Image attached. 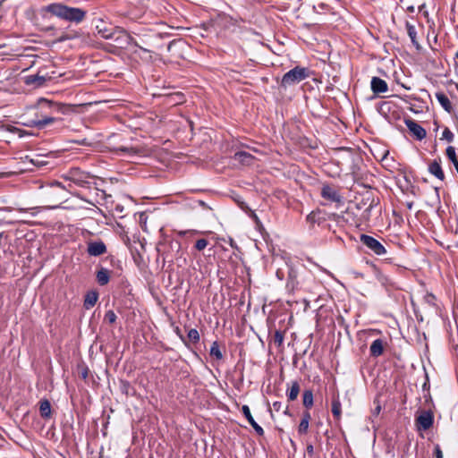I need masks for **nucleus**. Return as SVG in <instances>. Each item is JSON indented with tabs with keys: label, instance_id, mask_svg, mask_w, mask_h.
I'll return each instance as SVG.
<instances>
[{
	"label": "nucleus",
	"instance_id": "f257e3e1",
	"mask_svg": "<svg viewBox=\"0 0 458 458\" xmlns=\"http://www.w3.org/2000/svg\"><path fill=\"white\" fill-rule=\"evenodd\" d=\"M43 12L49 13L61 20L80 23L86 15L87 11L79 7H71L62 3H52L42 8Z\"/></svg>",
	"mask_w": 458,
	"mask_h": 458
},
{
	"label": "nucleus",
	"instance_id": "f03ea898",
	"mask_svg": "<svg viewBox=\"0 0 458 458\" xmlns=\"http://www.w3.org/2000/svg\"><path fill=\"white\" fill-rule=\"evenodd\" d=\"M37 106L40 111V114H37V118L31 120L29 125L38 129H43L53 123L56 120V118L53 116V114L62 111L63 108L60 104L51 102L45 98H40Z\"/></svg>",
	"mask_w": 458,
	"mask_h": 458
},
{
	"label": "nucleus",
	"instance_id": "7ed1b4c3",
	"mask_svg": "<svg viewBox=\"0 0 458 458\" xmlns=\"http://www.w3.org/2000/svg\"><path fill=\"white\" fill-rule=\"evenodd\" d=\"M310 76V71L307 67L295 66L282 77L280 87L287 89L293 85H295Z\"/></svg>",
	"mask_w": 458,
	"mask_h": 458
},
{
	"label": "nucleus",
	"instance_id": "20e7f679",
	"mask_svg": "<svg viewBox=\"0 0 458 458\" xmlns=\"http://www.w3.org/2000/svg\"><path fill=\"white\" fill-rule=\"evenodd\" d=\"M121 48H126L129 46H134L142 49L143 51H148L147 49L141 47L139 43L136 41L134 38L131 36V34L122 28H117V34L112 38Z\"/></svg>",
	"mask_w": 458,
	"mask_h": 458
},
{
	"label": "nucleus",
	"instance_id": "39448f33",
	"mask_svg": "<svg viewBox=\"0 0 458 458\" xmlns=\"http://www.w3.org/2000/svg\"><path fill=\"white\" fill-rule=\"evenodd\" d=\"M360 240L375 255L382 256L386 253V248L376 238L368 234H360Z\"/></svg>",
	"mask_w": 458,
	"mask_h": 458
},
{
	"label": "nucleus",
	"instance_id": "423d86ee",
	"mask_svg": "<svg viewBox=\"0 0 458 458\" xmlns=\"http://www.w3.org/2000/svg\"><path fill=\"white\" fill-rule=\"evenodd\" d=\"M379 204V199L375 197L372 192H367L363 195L360 202L357 204L359 209L365 208L363 211V217L369 218L371 210Z\"/></svg>",
	"mask_w": 458,
	"mask_h": 458
},
{
	"label": "nucleus",
	"instance_id": "0eeeda50",
	"mask_svg": "<svg viewBox=\"0 0 458 458\" xmlns=\"http://www.w3.org/2000/svg\"><path fill=\"white\" fill-rule=\"evenodd\" d=\"M66 178L80 187H85L89 183V174L78 167L68 171Z\"/></svg>",
	"mask_w": 458,
	"mask_h": 458
},
{
	"label": "nucleus",
	"instance_id": "6e6552de",
	"mask_svg": "<svg viewBox=\"0 0 458 458\" xmlns=\"http://www.w3.org/2000/svg\"><path fill=\"white\" fill-rule=\"evenodd\" d=\"M288 293H294L301 289V282L299 280V273L296 268L292 266L288 267V276L285 285Z\"/></svg>",
	"mask_w": 458,
	"mask_h": 458
},
{
	"label": "nucleus",
	"instance_id": "1a4fd4ad",
	"mask_svg": "<svg viewBox=\"0 0 458 458\" xmlns=\"http://www.w3.org/2000/svg\"><path fill=\"white\" fill-rule=\"evenodd\" d=\"M434 422V415L430 411H423L416 418V426L418 430H428L429 429Z\"/></svg>",
	"mask_w": 458,
	"mask_h": 458
},
{
	"label": "nucleus",
	"instance_id": "9d476101",
	"mask_svg": "<svg viewBox=\"0 0 458 458\" xmlns=\"http://www.w3.org/2000/svg\"><path fill=\"white\" fill-rule=\"evenodd\" d=\"M107 248L102 240L89 241L87 242V253L91 257H99L106 253Z\"/></svg>",
	"mask_w": 458,
	"mask_h": 458
},
{
	"label": "nucleus",
	"instance_id": "9b49d317",
	"mask_svg": "<svg viewBox=\"0 0 458 458\" xmlns=\"http://www.w3.org/2000/svg\"><path fill=\"white\" fill-rule=\"evenodd\" d=\"M98 35L105 39H111L117 34V29L113 28L111 25L106 24L104 21H98L96 25Z\"/></svg>",
	"mask_w": 458,
	"mask_h": 458
},
{
	"label": "nucleus",
	"instance_id": "f8f14e48",
	"mask_svg": "<svg viewBox=\"0 0 458 458\" xmlns=\"http://www.w3.org/2000/svg\"><path fill=\"white\" fill-rule=\"evenodd\" d=\"M404 123L416 140H422L426 138V130L414 120L411 118L404 119Z\"/></svg>",
	"mask_w": 458,
	"mask_h": 458
},
{
	"label": "nucleus",
	"instance_id": "ddd939ff",
	"mask_svg": "<svg viewBox=\"0 0 458 458\" xmlns=\"http://www.w3.org/2000/svg\"><path fill=\"white\" fill-rule=\"evenodd\" d=\"M320 194L323 199L330 200L331 202L339 203L342 201V196L339 191L329 184H324L322 186Z\"/></svg>",
	"mask_w": 458,
	"mask_h": 458
},
{
	"label": "nucleus",
	"instance_id": "4468645a",
	"mask_svg": "<svg viewBox=\"0 0 458 458\" xmlns=\"http://www.w3.org/2000/svg\"><path fill=\"white\" fill-rule=\"evenodd\" d=\"M327 214L324 210L316 209L307 216L306 220L310 225H320L327 221Z\"/></svg>",
	"mask_w": 458,
	"mask_h": 458
},
{
	"label": "nucleus",
	"instance_id": "2eb2a0df",
	"mask_svg": "<svg viewBox=\"0 0 458 458\" xmlns=\"http://www.w3.org/2000/svg\"><path fill=\"white\" fill-rule=\"evenodd\" d=\"M233 160L241 163L243 165H251L255 160V157L246 151H237L233 156Z\"/></svg>",
	"mask_w": 458,
	"mask_h": 458
},
{
	"label": "nucleus",
	"instance_id": "dca6fc26",
	"mask_svg": "<svg viewBox=\"0 0 458 458\" xmlns=\"http://www.w3.org/2000/svg\"><path fill=\"white\" fill-rule=\"evenodd\" d=\"M184 101L185 98L182 92H174L164 97V104L168 106H177Z\"/></svg>",
	"mask_w": 458,
	"mask_h": 458
},
{
	"label": "nucleus",
	"instance_id": "f3484780",
	"mask_svg": "<svg viewBox=\"0 0 458 458\" xmlns=\"http://www.w3.org/2000/svg\"><path fill=\"white\" fill-rule=\"evenodd\" d=\"M370 87L375 94L385 93L388 89L387 83L379 77L372 78Z\"/></svg>",
	"mask_w": 458,
	"mask_h": 458
},
{
	"label": "nucleus",
	"instance_id": "a211bd4d",
	"mask_svg": "<svg viewBox=\"0 0 458 458\" xmlns=\"http://www.w3.org/2000/svg\"><path fill=\"white\" fill-rule=\"evenodd\" d=\"M428 172L437 179L444 181L445 174L441 167V159L433 160L428 165Z\"/></svg>",
	"mask_w": 458,
	"mask_h": 458
},
{
	"label": "nucleus",
	"instance_id": "6ab92c4d",
	"mask_svg": "<svg viewBox=\"0 0 458 458\" xmlns=\"http://www.w3.org/2000/svg\"><path fill=\"white\" fill-rule=\"evenodd\" d=\"M97 282L99 285L104 286L109 283L110 271L107 268L101 267L96 274Z\"/></svg>",
	"mask_w": 458,
	"mask_h": 458
},
{
	"label": "nucleus",
	"instance_id": "aec40b11",
	"mask_svg": "<svg viewBox=\"0 0 458 458\" xmlns=\"http://www.w3.org/2000/svg\"><path fill=\"white\" fill-rule=\"evenodd\" d=\"M370 355L372 357H378L384 352V342L378 338L372 342L369 347Z\"/></svg>",
	"mask_w": 458,
	"mask_h": 458
},
{
	"label": "nucleus",
	"instance_id": "412c9836",
	"mask_svg": "<svg viewBox=\"0 0 458 458\" xmlns=\"http://www.w3.org/2000/svg\"><path fill=\"white\" fill-rule=\"evenodd\" d=\"M98 299V293L96 291H89L86 293L83 302V307L89 310L95 306Z\"/></svg>",
	"mask_w": 458,
	"mask_h": 458
},
{
	"label": "nucleus",
	"instance_id": "4be33fe9",
	"mask_svg": "<svg viewBox=\"0 0 458 458\" xmlns=\"http://www.w3.org/2000/svg\"><path fill=\"white\" fill-rule=\"evenodd\" d=\"M436 98L437 99L440 106L443 107L445 111L447 113H451L453 110V106L448 97L443 92H437Z\"/></svg>",
	"mask_w": 458,
	"mask_h": 458
},
{
	"label": "nucleus",
	"instance_id": "5701e85b",
	"mask_svg": "<svg viewBox=\"0 0 458 458\" xmlns=\"http://www.w3.org/2000/svg\"><path fill=\"white\" fill-rule=\"evenodd\" d=\"M407 34L411 38V41L412 45L417 48L420 49V46L417 40V30L414 25L410 23L409 21H406L405 24Z\"/></svg>",
	"mask_w": 458,
	"mask_h": 458
},
{
	"label": "nucleus",
	"instance_id": "b1692460",
	"mask_svg": "<svg viewBox=\"0 0 458 458\" xmlns=\"http://www.w3.org/2000/svg\"><path fill=\"white\" fill-rule=\"evenodd\" d=\"M331 410L335 419L340 420L342 415V403L338 395L333 397Z\"/></svg>",
	"mask_w": 458,
	"mask_h": 458
},
{
	"label": "nucleus",
	"instance_id": "393cba45",
	"mask_svg": "<svg viewBox=\"0 0 458 458\" xmlns=\"http://www.w3.org/2000/svg\"><path fill=\"white\" fill-rule=\"evenodd\" d=\"M39 412L42 418L48 419L51 416V403L48 400L45 399L39 403Z\"/></svg>",
	"mask_w": 458,
	"mask_h": 458
},
{
	"label": "nucleus",
	"instance_id": "a878e982",
	"mask_svg": "<svg viewBox=\"0 0 458 458\" xmlns=\"http://www.w3.org/2000/svg\"><path fill=\"white\" fill-rule=\"evenodd\" d=\"M300 393V385L298 381L292 382L291 387L286 391V395L289 401H294Z\"/></svg>",
	"mask_w": 458,
	"mask_h": 458
},
{
	"label": "nucleus",
	"instance_id": "bb28decb",
	"mask_svg": "<svg viewBox=\"0 0 458 458\" xmlns=\"http://www.w3.org/2000/svg\"><path fill=\"white\" fill-rule=\"evenodd\" d=\"M302 399H303V405L307 409L311 408L313 405V392H312V390H310V389L305 390L302 394Z\"/></svg>",
	"mask_w": 458,
	"mask_h": 458
},
{
	"label": "nucleus",
	"instance_id": "cd10ccee",
	"mask_svg": "<svg viewBox=\"0 0 458 458\" xmlns=\"http://www.w3.org/2000/svg\"><path fill=\"white\" fill-rule=\"evenodd\" d=\"M210 355L220 360L223 359V353L219 348V344L216 341L213 342L210 347Z\"/></svg>",
	"mask_w": 458,
	"mask_h": 458
},
{
	"label": "nucleus",
	"instance_id": "c85d7f7f",
	"mask_svg": "<svg viewBox=\"0 0 458 458\" xmlns=\"http://www.w3.org/2000/svg\"><path fill=\"white\" fill-rule=\"evenodd\" d=\"M46 79L39 75H30L28 77L26 82L35 84L38 87L43 86Z\"/></svg>",
	"mask_w": 458,
	"mask_h": 458
},
{
	"label": "nucleus",
	"instance_id": "c756f323",
	"mask_svg": "<svg viewBox=\"0 0 458 458\" xmlns=\"http://www.w3.org/2000/svg\"><path fill=\"white\" fill-rule=\"evenodd\" d=\"M187 338L190 342L197 344L199 342V334L197 329L191 328L187 334Z\"/></svg>",
	"mask_w": 458,
	"mask_h": 458
},
{
	"label": "nucleus",
	"instance_id": "7c9ffc66",
	"mask_svg": "<svg viewBox=\"0 0 458 458\" xmlns=\"http://www.w3.org/2000/svg\"><path fill=\"white\" fill-rule=\"evenodd\" d=\"M445 154H446V157L452 162L453 165L454 163L458 162V160L456 158L455 148L453 146H448L446 148Z\"/></svg>",
	"mask_w": 458,
	"mask_h": 458
},
{
	"label": "nucleus",
	"instance_id": "2f4dec72",
	"mask_svg": "<svg viewBox=\"0 0 458 458\" xmlns=\"http://www.w3.org/2000/svg\"><path fill=\"white\" fill-rule=\"evenodd\" d=\"M116 319L117 316L112 310H107L104 316V322L108 324H114L116 321Z\"/></svg>",
	"mask_w": 458,
	"mask_h": 458
},
{
	"label": "nucleus",
	"instance_id": "473e14b6",
	"mask_svg": "<svg viewBox=\"0 0 458 458\" xmlns=\"http://www.w3.org/2000/svg\"><path fill=\"white\" fill-rule=\"evenodd\" d=\"M284 338V332L280 330H276L273 336V341L277 346H281L283 344Z\"/></svg>",
	"mask_w": 458,
	"mask_h": 458
},
{
	"label": "nucleus",
	"instance_id": "72a5a7b5",
	"mask_svg": "<svg viewBox=\"0 0 458 458\" xmlns=\"http://www.w3.org/2000/svg\"><path fill=\"white\" fill-rule=\"evenodd\" d=\"M242 411L250 424L255 422V420L253 419L248 405H242Z\"/></svg>",
	"mask_w": 458,
	"mask_h": 458
},
{
	"label": "nucleus",
	"instance_id": "f704fd0d",
	"mask_svg": "<svg viewBox=\"0 0 458 458\" xmlns=\"http://www.w3.org/2000/svg\"><path fill=\"white\" fill-rule=\"evenodd\" d=\"M454 139V133L451 131V130L447 127H445L442 132L441 140H445L448 142H452Z\"/></svg>",
	"mask_w": 458,
	"mask_h": 458
},
{
	"label": "nucleus",
	"instance_id": "c9c22d12",
	"mask_svg": "<svg viewBox=\"0 0 458 458\" xmlns=\"http://www.w3.org/2000/svg\"><path fill=\"white\" fill-rule=\"evenodd\" d=\"M309 425H310V422L301 420V422L298 427V433L300 435L306 434L308 432Z\"/></svg>",
	"mask_w": 458,
	"mask_h": 458
},
{
	"label": "nucleus",
	"instance_id": "e433bc0d",
	"mask_svg": "<svg viewBox=\"0 0 458 458\" xmlns=\"http://www.w3.org/2000/svg\"><path fill=\"white\" fill-rule=\"evenodd\" d=\"M208 244V242L206 239H199L195 243V248L198 250H203Z\"/></svg>",
	"mask_w": 458,
	"mask_h": 458
},
{
	"label": "nucleus",
	"instance_id": "4c0bfd02",
	"mask_svg": "<svg viewBox=\"0 0 458 458\" xmlns=\"http://www.w3.org/2000/svg\"><path fill=\"white\" fill-rule=\"evenodd\" d=\"M246 208H248L249 210V212L247 213L248 216L255 222L256 225H259L260 220L257 214L251 208H250L249 206H246Z\"/></svg>",
	"mask_w": 458,
	"mask_h": 458
},
{
	"label": "nucleus",
	"instance_id": "58836bf2",
	"mask_svg": "<svg viewBox=\"0 0 458 458\" xmlns=\"http://www.w3.org/2000/svg\"><path fill=\"white\" fill-rule=\"evenodd\" d=\"M169 246L172 250H175L176 252H179L181 250V242L176 240H172L169 242Z\"/></svg>",
	"mask_w": 458,
	"mask_h": 458
},
{
	"label": "nucleus",
	"instance_id": "ea45409f",
	"mask_svg": "<svg viewBox=\"0 0 458 458\" xmlns=\"http://www.w3.org/2000/svg\"><path fill=\"white\" fill-rule=\"evenodd\" d=\"M17 210L21 213H25V212H30L32 216H36L38 213V207H35V208H17Z\"/></svg>",
	"mask_w": 458,
	"mask_h": 458
},
{
	"label": "nucleus",
	"instance_id": "a19ab883",
	"mask_svg": "<svg viewBox=\"0 0 458 458\" xmlns=\"http://www.w3.org/2000/svg\"><path fill=\"white\" fill-rule=\"evenodd\" d=\"M250 425L259 436L264 435V429L256 421L254 423H251Z\"/></svg>",
	"mask_w": 458,
	"mask_h": 458
},
{
	"label": "nucleus",
	"instance_id": "79ce46f5",
	"mask_svg": "<svg viewBox=\"0 0 458 458\" xmlns=\"http://www.w3.org/2000/svg\"><path fill=\"white\" fill-rule=\"evenodd\" d=\"M434 455L436 458H444L443 452L440 448V445L437 444L435 445Z\"/></svg>",
	"mask_w": 458,
	"mask_h": 458
},
{
	"label": "nucleus",
	"instance_id": "37998d69",
	"mask_svg": "<svg viewBox=\"0 0 458 458\" xmlns=\"http://www.w3.org/2000/svg\"><path fill=\"white\" fill-rule=\"evenodd\" d=\"M74 38V35L69 34V33H64L62 36H60L57 39L58 42H64L65 40H69Z\"/></svg>",
	"mask_w": 458,
	"mask_h": 458
},
{
	"label": "nucleus",
	"instance_id": "c03bdc74",
	"mask_svg": "<svg viewBox=\"0 0 458 458\" xmlns=\"http://www.w3.org/2000/svg\"><path fill=\"white\" fill-rule=\"evenodd\" d=\"M30 163H32L36 166H43V165H46L47 164V161L39 160L38 158H36V159L31 158L30 159Z\"/></svg>",
	"mask_w": 458,
	"mask_h": 458
},
{
	"label": "nucleus",
	"instance_id": "a18cd8bd",
	"mask_svg": "<svg viewBox=\"0 0 458 458\" xmlns=\"http://www.w3.org/2000/svg\"><path fill=\"white\" fill-rule=\"evenodd\" d=\"M73 142L79 144V145H81V146H89L90 143L89 142V140L86 139V138H83V139H81V140H73Z\"/></svg>",
	"mask_w": 458,
	"mask_h": 458
},
{
	"label": "nucleus",
	"instance_id": "49530a36",
	"mask_svg": "<svg viewBox=\"0 0 458 458\" xmlns=\"http://www.w3.org/2000/svg\"><path fill=\"white\" fill-rule=\"evenodd\" d=\"M119 151L136 154V150L133 148L121 147L118 148Z\"/></svg>",
	"mask_w": 458,
	"mask_h": 458
},
{
	"label": "nucleus",
	"instance_id": "de8ad7c7",
	"mask_svg": "<svg viewBox=\"0 0 458 458\" xmlns=\"http://www.w3.org/2000/svg\"><path fill=\"white\" fill-rule=\"evenodd\" d=\"M187 233H191V234H197V233H200V232L199 231H196V230H191V231H180L178 233V234L180 236H185Z\"/></svg>",
	"mask_w": 458,
	"mask_h": 458
},
{
	"label": "nucleus",
	"instance_id": "09e8293b",
	"mask_svg": "<svg viewBox=\"0 0 458 458\" xmlns=\"http://www.w3.org/2000/svg\"><path fill=\"white\" fill-rule=\"evenodd\" d=\"M310 419H311V416H310V411H306L302 413V418H301L302 420L310 422Z\"/></svg>",
	"mask_w": 458,
	"mask_h": 458
},
{
	"label": "nucleus",
	"instance_id": "8fccbe9b",
	"mask_svg": "<svg viewBox=\"0 0 458 458\" xmlns=\"http://www.w3.org/2000/svg\"><path fill=\"white\" fill-rule=\"evenodd\" d=\"M282 403L281 402H274L273 408L275 411H279L282 408Z\"/></svg>",
	"mask_w": 458,
	"mask_h": 458
},
{
	"label": "nucleus",
	"instance_id": "3c124183",
	"mask_svg": "<svg viewBox=\"0 0 458 458\" xmlns=\"http://www.w3.org/2000/svg\"><path fill=\"white\" fill-rule=\"evenodd\" d=\"M276 276L279 280H283L284 277V272L281 269H277L276 272Z\"/></svg>",
	"mask_w": 458,
	"mask_h": 458
},
{
	"label": "nucleus",
	"instance_id": "603ef678",
	"mask_svg": "<svg viewBox=\"0 0 458 458\" xmlns=\"http://www.w3.org/2000/svg\"><path fill=\"white\" fill-rule=\"evenodd\" d=\"M306 451L309 454H313L314 453V447H313V445L311 444H309L307 446H306Z\"/></svg>",
	"mask_w": 458,
	"mask_h": 458
},
{
	"label": "nucleus",
	"instance_id": "864d4df0",
	"mask_svg": "<svg viewBox=\"0 0 458 458\" xmlns=\"http://www.w3.org/2000/svg\"><path fill=\"white\" fill-rule=\"evenodd\" d=\"M198 203H199V205L200 207H202L203 208L210 209V208L208 207V205L205 201H203V200H199V201H198Z\"/></svg>",
	"mask_w": 458,
	"mask_h": 458
},
{
	"label": "nucleus",
	"instance_id": "5fc2aeb1",
	"mask_svg": "<svg viewBox=\"0 0 458 458\" xmlns=\"http://www.w3.org/2000/svg\"><path fill=\"white\" fill-rule=\"evenodd\" d=\"M380 281H381V283H382L383 284H385V285H386V284H389L390 285H393V284H392V283H390V280H389L387 277H382V278L380 279Z\"/></svg>",
	"mask_w": 458,
	"mask_h": 458
},
{
	"label": "nucleus",
	"instance_id": "6e6d98bb",
	"mask_svg": "<svg viewBox=\"0 0 458 458\" xmlns=\"http://www.w3.org/2000/svg\"><path fill=\"white\" fill-rule=\"evenodd\" d=\"M88 368L83 369V370L81 371V377L83 379H86L88 377Z\"/></svg>",
	"mask_w": 458,
	"mask_h": 458
},
{
	"label": "nucleus",
	"instance_id": "4d7b16f0",
	"mask_svg": "<svg viewBox=\"0 0 458 458\" xmlns=\"http://www.w3.org/2000/svg\"><path fill=\"white\" fill-rule=\"evenodd\" d=\"M246 206H248V205H247L245 202H242V203L240 204V208H241L244 212L248 213V212H249V210H248V208H246Z\"/></svg>",
	"mask_w": 458,
	"mask_h": 458
},
{
	"label": "nucleus",
	"instance_id": "13d9d810",
	"mask_svg": "<svg viewBox=\"0 0 458 458\" xmlns=\"http://www.w3.org/2000/svg\"><path fill=\"white\" fill-rule=\"evenodd\" d=\"M12 210H13V208H10V207H5V208H0V213H1V212H6V211L10 212V211H12Z\"/></svg>",
	"mask_w": 458,
	"mask_h": 458
},
{
	"label": "nucleus",
	"instance_id": "bf43d9fd",
	"mask_svg": "<svg viewBox=\"0 0 458 458\" xmlns=\"http://www.w3.org/2000/svg\"><path fill=\"white\" fill-rule=\"evenodd\" d=\"M406 207H407V208H408V209H410V210H411V209H412V208H413V201H408V202H406Z\"/></svg>",
	"mask_w": 458,
	"mask_h": 458
},
{
	"label": "nucleus",
	"instance_id": "052dcab7",
	"mask_svg": "<svg viewBox=\"0 0 458 458\" xmlns=\"http://www.w3.org/2000/svg\"><path fill=\"white\" fill-rule=\"evenodd\" d=\"M381 407L378 405L376 407L374 413L378 414L380 412Z\"/></svg>",
	"mask_w": 458,
	"mask_h": 458
},
{
	"label": "nucleus",
	"instance_id": "680f3d73",
	"mask_svg": "<svg viewBox=\"0 0 458 458\" xmlns=\"http://www.w3.org/2000/svg\"><path fill=\"white\" fill-rule=\"evenodd\" d=\"M230 245H231V247H233V248H236V247H237V246H236V244H235V242H234V241H233V239H230Z\"/></svg>",
	"mask_w": 458,
	"mask_h": 458
},
{
	"label": "nucleus",
	"instance_id": "e2e57ef3",
	"mask_svg": "<svg viewBox=\"0 0 458 458\" xmlns=\"http://www.w3.org/2000/svg\"><path fill=\"white\" fill-rule=\"evenodd\" d=\"M180 338H181V339H182V341L184 343V344L187 346V345H188V344H187V342H186V340H185L184 336H183V335H180Z\"/></svg>",
	"mask_w": 458,
	"mask_h": 458
},
{
	"label": "nucleus",
	"instance_id": "0e129e2a",
	"mask_svg": "<svg viewBox=\"0 0 458 458\" xmlns=\"http://www.w3.org/2000/svg\"><path fill=\"white\" fill-rule=\"evenodd\" d=\"M284 414L291 416V413L289 412L288 408L285 409V411H284Z\"/></svg>",
	"mask_w": 458,
	"mask_h": 458
},
{
	"label": "nucleus",
	"instance_id": "69168bd1",
	"mask_svg": "<svg viewBox=\"0 0 458 458\" xmlns=\"http://www.w3.org/2000/svg\"><path fill=\"white\" fill-rule=\"evenodd\" d=\"M454 166L455 167V170H456V172L458 174V162L454 163Z\"/></svg>",
	"mask_w": 458,
	"mask_h": 458
},
{
	"label": "nucleus",
	"instance_id": "338daca9",
	"mask_svg": "<svg viewBox=\"0 0 458 458\" xmlns=\"http://www.w3.org/2000/svg\"><path fill=\"white\" fill-rule=\"evenodd\" d=\"M6 224L13 225V221H8V222H6Z\"/></svg>",
	"mask_w": 458,
	"mask_h": 458
},
{
	"label": "nucleus",
	"instance_id": "774afa93",
	"mask_svg": "<svg viewBox=\"0 0 458 458\" xmlns=\"http://www.w3.org/2000/svg\"><path fill=\"white\" fill-rule=\"evenodd\" d=\"M455 58H457V59H458V51H457V52H456V54H455Z\"/></svg>",
	"mask_w": 458,
	"mask_h": 458
}]
</instances>
